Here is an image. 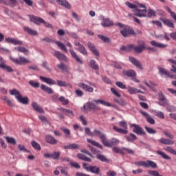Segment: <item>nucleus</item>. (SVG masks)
<instances>
[{"mask_svg":"<svg viewBox=\"0 0 176 176\" xmlns=\"http://www.w3.org/2000/svg\"><path fill=\"white\" fill-rule=\"evenodd\" d=\"M116 25L117 27H120V28H123L120 32L124 38H127L131 35H135V31H134V29L129 25H126L122 23H116Z\"/></svg>","mask_w":176,"mask_h":176,"instance_id":"nucleus-1","label":"nucleus"},{"mask_svg":"<svg viewBox=\"0 0 176 176\" xmlns=\"http://www.w3.org/2000/svg\"><path fill=\"white\" fill-rule=\"evenodd\" d=\"M30 21L36 24V25H41V24H44L46 28H50V30H54V27L49 22H46L43 19L39 16L32 15L30 18Z\"/></svg>","mask_w":176,"mask_h":176,"instance_id":"nucleus-2","label":"nucleus"},{"mask_svg":"<svg viewBox=\"0 0 176 176\" xmlns=\"http://www.w3.org/2000/svg\"><path fill=\"white\" fill-rule=\"evenodd\" d=\"M10 94L11 96H15L16 100L21 102V104H23V105H27L29 102L28 97H23L21 96V94H20V91H19L16 89H13L12 90L9 91Z\"/></svg>","mask_w":176,"mask_h":176,"instance_id":"nucleus-3","label":"nucleus"},{"mask_svg":"<svg viewBox=\"0 0 176 176\" xmlns=\"http://www.w3.org/2000/svg\"><path fill=\"white\" fill-rule=\"evenodd\" d=\"M145 49L146 50H151L154 52H157V49H155L154 47H151L147 46L146 45H145V42L144 41H138V45L135 46V52L136 53H142L144 52V50H145Z\"/></svg>","mask_w":176,"mask_h":176,"instance_id":"nucleus-4","label":"nucleus"},{"mask_svg":"<svg viewBox=\"0 0 176 176\" xmlns=\"http://www.w3.org/2000/svg\"><path fill=\"white\" fill-rule=\"evenodd\" d=\"M134 164L139 167H144L145 168H149V167L157 168V164L152 160L135 162Z\"/></svg>","mask_w":176,"mask_h":176,"instance_id":"nucleus-5","label":"nucleus"},{"mask_svg":"<svg viewBox=\"0 0 176 176\" xmlns=\"http://www.w3.org/2000/svg\"><path fill=\"white\" fill-rule=\"evenodd\" d=\"M130 127H133V132L138 135H146V132L143 130L141 126L136 124H131Z\"/></svg>","mask_w":176,"mask_h":176,"instance_id":"nucleus-6","label":"nucleus"},{"mask_svg":"<svg viewBox=\"0 0 176 176\" xmlns=\"http://www.w3.org/2000/svg\"><path fill=\"white\" fill-rule=\"evenodd\" d=\"M10 60L13 63H15V64H18V65H25V64H30L31 63L29 59H27L24 56H19V58H10Z\"/></svg>","mask_w":176,"mask_h":176,"instance_id":"nucleus-7","label":"nucleus"},{"mask_svg":"<svg viewBox=\"0 0 176 176\" xmlns=\"http://www.w3.org/2000/svg\"><path fill=\"white\" fill-rule=\"evenodd\" d=\"M120 141L116 138H112L110 140L109 142H108V140H107V138L104 139V141H103V145L104 146H107V148H112L113 146H115L118 145Z\"/></svg>","mask_w":176,"mask_h":176,"instance_id":"nucleus-8","label":"nucleus"},{"mask_svg":"<svg viewBox=\"0 0 176 176\" xmlns=\"http://www.w3.org/2000/svg\"><path fill=\"white\" fill-rule=\"evenodd\" d=\"M87 47L88 49H89V50H91V52L93 53V54H94V56H96V57H100V52L98 51L97 47H96V45H94V43L89 41L87 43Z\"/></svg>","mask_w":176,"mask_h":176,"instance_id":"nucleus-9","label":"nucleus"},{"mask_svg":"<svg viewBox=\"0 0 176 176\" xmlns=\"http://www.w3.org/2000/svg\"><path fill=\"white\" fill-rule=\"evenodd\" d=\"M97 136L100 138L102 143L105 140V138H107V135L102 133L101 131L98 129H94V131L92 132V137H97Z\"/></svg>","mask_w":176,"mask_h":176,"instance_id":"nucleus-10","label":"nucleus"},{"mask_svg":"<svg viewBox=\"0 0 176 176\" xmlns=\"http://www.w3.org/2000/svg\"><path fill=\"white\" fill-rule=\"evenodd\" d=\"M129 60L131 63V64L136 67V68H138L139 69H144V68L142 67V64H141V62H140L138 59L133 56H129Z\"/></svg>","mask_w":176,"mask_h":176,"instance_id":"nucleus-11","label":"nucleus"},{"mask_svg":"<svg viewBox=\"0 0 176 176\" xmlns=\"http://www.w3.org/2000/svg\"><path fill=\"white\" fill-rule=\"evenodd\" d=\"M158 99L161 102H159V105L161 107H166L168 104L167 98H166V96L163 94V92H160L158 94Z\"/></svg>","mask_w":176,"mask_h":176,"instance_id":"nucleus-12","label":"nucleus"},{"mask_svg":"<svg viewBox=\"0 0 176 176\" xmlns=\"http://www.w3.org/2000/svg\"><path fill=\"white\" fill-rule=\"evenodd\" d=\"M77 86L78 87H80V89H82V90H85V91H87L88 93H93L94 91V89L87 84H85L83 82H79Z\"/></svg>","mask_w":176,"mask_h":176,"instance_id":"nucleus-13","label":"nucleus"},{"mask_svg":"<svg viewBox=\"0 0 176 176\" xmlns=\"http://www.w3.org/2000/svg\"><path fill=\"white\" fill-rule=\"evenodd\" d=\"M146 12H148L146 8H144V10H140L138 8L136 10H135L134 16H137V17H146Z\"/></svg>","mask_w":176,"mask_h":176,"instance_id":"nucleus-14","label":"nucleus"},{"mask_svg":"<svg viewBox=\"0 0 176 176\" xmlns=\"http://www.w3.org/2000/svg\"><path fill=\"white\" fill-rule=\"evenodd\" d=\"M5 42H6L7 43H12V45H23V41L10 37L6 38Z\"/></svg>","mask_w":176,"mask_h":176,"instance_id":"nucleus-15","label":"nucleus"},{"mask_svg":"<svg viewBox=\"0 0 176 176\" xmlns=\"http://www.w3.org/2000/svg\"><path fill=\"white\" fill-rule=\"evenodd\" d=\"M23 31H25V32H27V34L31 35L32 36H37L38 35V32L30 27H23Z\"/></svg>","mask_w":176,"mask_h":176,"instance_id":"nucleus-16","label":"nucleus"},{"mask_svg":"<svg viewBox=\"0 0 176 176\" xmlns=\"http://www.w3.org/2000/svg\"><path fill=\"white\" fill-rule=\"evenodd\" d=\"M54 56L58 58V60H61L62 61H68V58L65 54L60 53V51H55Z\"/></svg>","mask_w":176,"mask_h":176,"instance_id":"nucleus-17","label":"nucleus"},{"mask_svg":"<svg viewBox=\"0 0 176 176\" xmlns=\"http://www.w3.org/2000/svg\"><path fill=\"white\" fill-rule=\"evenodd\" d=\"M69 53L72 57H73V58H74V60L77 63H79L80 64H83V60L79 57V56H78V54H76V52H75V51H74V50H69Z\"/></svg>","mask_w":176,"mask_h":176,"instance_id":"nucleus-18","label":"nucleus"},{"mask_svg":"<svg viewBox=\"0 0 176 176\" xmlns=\"http://www.w3.org/2000/svg\"><path fill=\"white\" fill-rule=\"evenodd\" d=\"M45 141L47 144H50V145H56L57 144V140L50 135H47L45 136Z\"/></svg>","mask_w":176,"mask_h":176,"instance_id":"nucleus-19","label":"nucleus"},{"mask_svg":"<svg viewBox=\"0 0 176 176\" xmlns=\"http://www.w3.org/2000/svg\"><path fill=\"white\" fill-rule=\"evenodd\" d=\"M120 49L122 52H131V50H133V49L134 52H135V47L133 44L128 45L127 46L122 45V47H120Z\"/></svg>","mask_w":176,"mask_h":176,"instance_id":"nucleus-20","label":"nucleus"},{"mask_svg":"<svg viewBox=\"0 0 176 176\" xmlns=\"http://www.w3.org/2000/svg\"><path fill=\"white\" fill-rule=\"evenodd\" d=\"M40 79L42 80V82H45V83H47V85H56V80H53L52 78L43 77L41 76Z\"/></svg>","mask_w":176,"mask_h":176,"instance_id":"nucleus-21","label":"nucleus"},{"mask_svg":"<svg viewBox=\"0 0 176 176\" xmlns=\"http://www.w3.org/2000/svg\"><path fill=\"white\" fill-rule=\"evenodd\" d=\"M123 75L127 76V78H132L133 76H137V73L133 69L123 70Z\"/></svg>","mask_w":176,"mask_h":176,"instance_id":"nucleus-22","label":"nucleus"},{"mask_svg":"<svg viewBox=\"0 0 176 176\" xmlns=\"http://www.w3.org/2000/svg\"><path fill=\"white\" fill-rule=\"evenodd\" d=\"M87 109H90L91 111H100L101 109L100 107L96 106L93 102H87Z\"/></svg>","mask_w":176,"mask_h":176,"instance_id":"nucleus-23","label":"nucleus"},{"mask_svg":"<svg viewBox=\"0 0 176 176\" xmlns=\"http://www.w3.org/2000/svg\"><path fill=\"white\" fill-rule=\"evenodd\" d=\"M32 107L34 110L36 111V112H38V113H45V110H43V109L41 107L38 103L33 102L32 103Z\"/></svg>","mask_w":176,"mask_h":176,"instance_id":"nucleus-24","label":"nucleus"},{"mask_svg":"<svg viewBox=\"0 0 176 176\" xmlns=\"http://www.w3.org/2000/svg\"><path fill=\"white\" fill-rule=\"evenodd\" d=\"M89 172L92 173V174H96V175H100V173H101V169L97 166H89Z\"/></svg>","mask_w":176,"mask_h":176,"instance_id":"nucleus-25","label":"nucleus"},{"mask_svg":"<svg viewBox=\"0 0 176 176\" xmlns=\"http://www.w3.org/2000/svg\"><path fill=\"white\" fill-rule=\"evenodd\" d=\"M114 24L113 21H111L108 18L103 19V21L101 23V25H102V27H112Z\"/></svg>","mask_w":176,"mask_h":176,"instance_id":"nucleus-26","label":"nucleus"},{"mask_svg":"<svg viewBox=\"0 0 176 176\" xmlns=\"http://www.w3.org/2000/svg\"><path fill=\"white\" fill-rule=\"evenodd\" d=\"M160 20L162 21L165 25L170 27V28H174V23H173V21L164 18H160Z\"/></svg>","mask_w":176,"mask_h":176,"instance_id":"nucleus-27","label":"nucleus"},{"mask_svg":"<svg viewBox=\"0 0 176 176\" xmlns=\"http://www.w3.org/2000/svg\"><path fill=\"white\" fill-rule=\"evenodd\" d=\"M41 89L43 90V91H45V93H47V94H53L54 93L53 89L45 85L44 84L41 85Z\"/></svg>","mask_w":176,"mask_h":176,"instance_id":"nucleus-28","label":"nucleus"},{"mask_svg":"<svg viewBox=\"0 0 176 176\" xmlns=\"http://www.w3.org/2000/svg\"><path fill=\"white\" fill-rule=\"evenodd\" d=\"M159 142H160L161 144H164V145H174V144H175V142H174V140L165 138L160 139Z\"/></svg>","mask_w":176,"mask_h":176,"instance_id":"nucleus-29","label":"nucleus"},{"mask_svg":"<svg viewBox=\"0 0 176 176\" xmlns=\"http://www.w3.org/2000/svg\"><path fill=\"white\" fill-rule=\"evenodd\" d=\"M96 159H98V160H100V162H102L103 163H111V160L107 158V157L104 155H96Z\"/></svg>","mask_w":176,"mask_h":176,"instance_id":"nucleus-30","label":"nucleus"},{"mask_svg":"<svg viewBox=\"0 0 176 176\" xmlns=\"http://www.w3.org/2000/svg\"><path fill=\"white\" fill-rule=\"evenodd\" d=\"M58 5L64 6L66 9H71V4L67 0H56Z\"/></svg>","mask_w":176,"mask_h":176,"instance_id":"nucleus-31","label":"nucleus"},{"mask_svg":"<svg viewBox=\"0 0 176 176\" xmlns=\"http://www.w3.org/2000/svg\"><path fill=\"white\" fill-rule=\"evenodd\" d=\"M77 157L80 160H82L83 162H89V163H91L92 160L91 158H89L85 155V154L82 153H78L77 154Z\"/></svg>","mask_w":176,"mask_h":176,"instance_id":"nucleus-32","label":"nucleus"},{"mask_svg":"<svg viewBox=\"0 0 176 176\" xmlns=\"http://www.w3.org/2000/svg\"><path fill=\"white\" fill-rule=\"evenodd\" d=\"M151 45H152V46H155V47H160V49H164V47H167V44L157 43L155 41H151Z\"/></svg>","mask_w":176,"mask_h":176,"instance_id":"nucleus-33","label":"nucleus"},{"mask_svg":"<svg viewBox=\"0 0 176 176\" xmlns=\"http://www.w3.org/2000/svg\"><path fill=\"white\" fill-rule=\"evenodd\" d=\"M89 67L91 69H94L95 71H98V69H100V66L96 64V60L94 59H91L89 61Z\"/></svg>","mask_w":176,"mask_h":176,"instance_id":"nucleus-34","label":"nucleus"},{"mask_svg":"<svg viewBox=\"0 0 176 176\" xmlns=\"http://www.w3.org/2000/svg\"><path fill=\"white\" fill-rule=\"evenodd\" d=\"M98 38L99 39H100L101 41H102V42H104V43H111V38L109 37H107L102 34H98Z\"/></svg>","mask_w":176,"mask_h":176,"instance_id":"nucleus-35","label":"nucleus"},{"mask_svg":"<svg viewBox=\"0 0 176 176\" xmlns=\"http://www.w3.org/2000/svg\"><path fill=\"white\" fill-rule=\"evenodd\" d=\"M113 130H114L117 133H120V134L126 135V134H127V133H129V131H127V129H123L122 128H118L116 126H114L113 127Z\"/></svg>","mask_w":176,"mask_h":176,"instance_id":"nucleus-36","label":"nucleus"},{"mask_svg":"<svg viewBox=\"0 0 176 176\" xmlns=\"http://www.w3.org/2000/svg\"><path fill=\"white\" fill-rule=\"evenodd\" d=\"M125 138L128 142H133L137 140V136L134 133H130L129 135H126Z\"/></svg>","mask_w":176,"mask_h":176,"instance_id":"nucleus-37","label":"nucleus"},{"mask_svg":"<svg viewBox=\"0 0 176 176\" xmlns=\"http://www.w3.org/2000/svg\"><path fill=\"white\" fill-rule=\"evenodd\" d=\"M93 102H96V104H101L102 105H104V107H111V103L101 99L94 100Z\"/></svg>","mask_w":176,"mask_h":176,"instance_id":"nucleus-38","label":"nucleus"},{"mask_svg":"<svg viewBox=\"0 0 176 176\" xmlns=\"http://www.w3.org/2000/svg\"><path fill=\"white\" fill-rule=\"evenodd\" d=\"M64 149H79V144L76 143L70 144L63 146Z\"/></svg>","mask_w":176,"mask_h":176,"instance_id":"nucleus-39","label":"nucleus"},{"mask_svg":"<svg viewBox=\"0 0 176 176\" xmlns=\"http://www.w3.org/2000/svg\"><path fill=\"white\" fill-rule=\"evenodd\" d=\"M159 74L161 76H163V75H166V76H168L170 72H168L167 69L163 67H158Z\"/></svg>","mask_w":176,"mask_h":176,"instance_id":"nucleus-40","label":"nucleus"},{"mask_svg":"<svg viewBox=\"0 0 176 176\" xmlns=\"http://www.w3.org/2000/svg\"><path fill=\"white\" fill-rule=\"evenodd\" d=\"M157 153L160 156H162V157L165 160H171V157L168 156L167 154L162 151H157Z\"/></svg>","mask_w":176,"mask_h":176,"instance_id":"nucleus-41","label":"nucleus"},{"mask_svg":"<svg viewBox=\"0 0 176 176\" xmlns=\"http://www.w3.org/2000/svg\"><path fill=\"white\" fill-rule=\"evenodd\" d=\"M77 50L78 52H79V53H81V54H83V56H87V54H89V52H87V50H86V47H85V45L78 47L77 48Z\"/></svg>","mask_w":176,"mask_h":176,"instance_id":"nucleus-42","label":"nucleus"},{"mask_svg":"<svg viewBox=\"0 0 176 176\" xmlns=\"http://www.w3.org/2000/svg\"><path fill=\"white\" fill-rule=\"evenodd\" d=\"M87 141L89 144H91V145H94V146H97V148H99V149H102V145L100 144V143L98 142L91 140L90 139H87Z\"/></svg>","mask_w":176,"mask_h":176,"instance_id":"nucleus-43","label":"nucleus"},{"mask_svg":"<svg viewBox=\"0 0 176 176\" xmlns=\"http://www.w3.org/2000/svg\"><path fill=\"white\" fill-rule=\"evenodd\" d=\"M0 68L2 69H6L7 72H13V69H12L10 66H6L4 61L2 63H0Z\"/></svg>","mask_w":176,"mask_h":176,"instance_id":"nucleus-44","label":"nucleus"},{"mask_svg":"<svg viewBox=\"0 0 176 176\" xmlns=\"http://www.w3.org/2000/svg\"><path fill=\"white\" fill-rule=\"evenodd\" d=\"M56 45L58 46L61 49V50H63L65 53H68V50L67 49V47H65V45L63 44V43L60 41H56L55 42Z\"/></svg>","mask_w":176,"mask_h":176,"instance_id":"nucleus-45","label":"nucleus"},{"mask_svg":"<svg viewBox=\"0 0 176 176\" xmlns=\"http://www.w3.org/2000/svg\"><path fill=\"white\" fill-rule=\"evenodd\" d=\"M60 155H61L60 151H54L52 153V159L54 160H58L60 159Z\"/></svg>","mask_w":176,"mask_h":176,"instance_id":"nucleus-46","label":"nucleus"},{"mask_svg":"<svg viewBox=\"0 0 176 176\" xmlns=\"http://www.w3.org/2000/svg\"><path fill=\"white\" fill-rule=\"evenodd\" d=\"M6 140L8 144H10L11 145H16V141L14 138H10L9 136H6Z\"/></svg>","mask_w":176,"mask_h":176,"instance_id":"nucleus-47","label":"nucleus"},{"mask_svg":"<svg viewBox=\"0 0 176 176\" xmlns=\"http://www.w3.org/2000/svg\"><path fill=\"white\" fill-rule=\"evenodd\" d=\"M166 10H167L168 13H169L170 14V17H172V19H173V20H175V21H176L175 12H173L171 10V8H170V7H168V6L166 7Z\"/></svg>","mask_w":176,"mask_h":176,"instance_id":"nucleus-48","label":"nucleus"},{"mask_svg":"<svg viewBox=\"0 0 176 176\" xmlns=\"http://www.w3.org/2000/svg\"><path fill=\"white\" fill-rule=\"evenodd\" d=\"M57 67L61 71H65V72H68V66L65 65L64 63H60L57 65Z\"/></svg>","mask_w":176,"mask_h":176,"instance_id":"nucleus-49","label":"nucleus"},{"mask_svg":"<svg viewBox=\"0 0 176 176\" xmlns=\"http://www.w3.org/2000/svg\"><path fill=\"white\" fill-rule=\"evenodd\" d=\"M125 5L126 6H127L128 8H129V9H133L134 12L137 10L138 6L137 4H133L131 3H130L129 1H126L125 2Z\"/></svg>","mask_w":176,"mask_h":176,"instance_id":"nucleus-50","label":"nucleus"},{"mask_svg":"<svg viewBox=\"0 0 176 176\" xmlns=\"http://www.w3.org/2000/svg\"><path fill=\"white\" fill-rule=\"evenodd\" d=\"M58 101L62 102L63 105H68L69 104V100H68V99H65V97L64 96H60L58 98Z\"/></svg>","mask_w":176,"mask_h":176,"instance_id":"nucleus-51","label":"nucleus"},{"mask_svg":"<svg viewBox=\"0 0 176 176\" xmlns=\"http://www.w3.org/2000/svg\"><path fill=\"white\" fill-rule=\"evenodd\" d=\"M29 85H30V86H32V87H34V89H38L41 86V84L39 82L34 80H30Z\"/></svg>","mask_w":176,"mask_h":176,"instance_id":"nucleus-52","label":"nucleus"},{"mask_svg":"<svg viewBox=\"0 0 176 176\" xmlns=\"http://www.w3.org/2000/svg\"><path fill=\"white\" fill-rule=\"evenodd\" d=\"M115 102H117V104H119V105H121L122 107H124V105H126L127 103H126V100L124 99H114Z\"/></svg>","mask_w":176,"mask_h":176,"instance_id":"nucleus-53","label":"nucleus"},{"mask_svg":"<svg viewBox=\"0 0 176 176\" xmlns=\"http://www.w3.org/2000/svg\"><path fill=\"white\" fill-rule=\"evenodd\" d=\"M154 115L159 118L160 119H164V113L162 111H159L157 110L154 111Z\"/></svg>","mask_w":176,"mask_h":176,"instance_id":"nucleus-54","label":"nucleus"},{"mask_svg":"<svg viewBox=\"0 0 176 176\" xmlns=\"http://www.w3.org/2000/svg\"><path fill=\"white\" fill-rule=\"evenodd\" d=\"M146 13H147V15H146L147 17L151 18V17L156 16V12H155V10L152 9H148Z\"/></svg>","mask_w":176,"mask_h":176,"instance_id":"nucleus-55","label":"nucleus"},{"mask_svg":"<svg viewBox=\"0 0 176 176\" xmlns=\"http://www.w3.org/2000/svg\"><path fill=\"white\" fill-rule=\"evenodd\" d=\"M15 50H17V52H20V53H28V52H30L28 49L25 48V47H15Z\"/></svg>","mask_w":176,"mask_h":176,"instance_id":"nucleus-56","label":"nucleus"},{"mask_svg":"<svg viewBox=\"0 0 176 176\" xmlns=\"http://www.w3.org/2000/svg\"><path fill=\"white\" fill-rule=\"evenodd\" d=\"M32 146H33V148L34 149H36L37 151H41V145L39 144V143L35 142V141H32L31 143Z\"/></svg>","mask_w":176,"mask_h":176,"instance_id":"nucleus-57","label":"nucleus"},{"mask_svg":"<svg viewBox=\"0 0 176 176\" xmlns=\"http://www.w3.org/2000/svg\"><path fill=\"white\" fill-rule=\"evenodd\" d=\"M112 151L113 152H114V153H120V155H124V152L123 151V150H122L119 147H113L112 148Z\"/></svg>","mask_w":176,"mask_h":176,"instance_id":"nucleus-58","label":"nucleus"},{"mask_svg":"<svg viewBox=\"0 0 176 176\" xmlns=\"http://www.w3.org/2000/svg\"><path fill=\"white\" fill-rule=\"evenodd\" d=\"M147 173L151 176H163V175H160V173L157 170H148Z\"/></svg>","mask_w":176,"mask_h":176,"instance_id":"nucleus-59","label":"nucleus"},{"mask_svg":"<svg viewBox=\"0 0 176 176\" xmlns=\"http://www.w3.org/2000/svg\"><path fill=\"white\" fill-rule=\"evenodd\" d=\"M164 149V151H166V152H169V153H171L172 155H176V151L174 150V148H173L170 146H166Z\"/></svg>","mask_w":176,"mask_h":176,"instance_id":"nucleus-60","label":"nucleus"},{"mask_svg":"<svg viewBox=\"0 0 176 176\" xmlns=\"http://www.w3.org/2000/svg\"><path fill=\"white\" fill-rule=\"evenodd\" d=\"M145 130L148 133V134H156L157 131L156 130L149 127V126H145Z\"/></svg>","mask_w":176,"mask_h":176,"instance_id":"nucleus-61","label":"nucleus"},{"mask_svg":"<svg viewBox=\"0 0 176 176\" xmlns=\"http://www.w3.org/2000/svg\"><path fill=\"white\" fill-rule=\"evenodd\" d=\"M116 85L120 89H126V85H124L122 82L117 81V82H116Z\"/></svg>","mask_w":176,"mask_h":176,"instance_id":"nucleus-62","label":"nucleus"},{"mask_svg":"<svg viewBox=\"0 0 176 176\" xmlns=\"http://www.w3.org/2000/svg\"><path fill=\"white\" fill-rule=\"evenodd\" d=\"M65 114L66 115V116H69V118H71V116H74V111L72 110L66 109L65 111Z\"/></svg>","mask_w":176,"mask_h":176,"instance_id":"nucleus-63","label":"nucleus"},{"mask_svg":"<svg viewBox=\"0 0 176 176\" xmlns=\"http://www.w3.org/2000/svg\"><path fill=\"white\" fill-rule=\"evenodd\" d=\"M120 127H122V129H127V122L124 120L120 121L118 123Z\"/></svg>","mask_w":176,"mask_h":176,"instance_id":"nucleus-64","label":"nucleus"}]
</instances>
